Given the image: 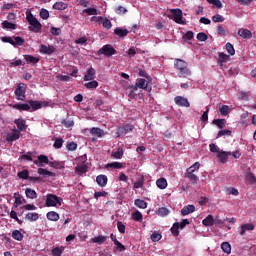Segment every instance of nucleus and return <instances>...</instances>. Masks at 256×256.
<instances>
[{
	"label": "nucleus",
	"instance_id": "21",
	"mask_svg": "<svg viewBox=\"0 0 256 256\" xmlns=\"http://www.w3.org/2000/svg\"><path fill=\"white\" fill-rule=\"evenodd\" d=\"M14 123L17 126L18 131H27V125L25 124L26 122L24 119H16Z\"/></svg>",
	"mask_w": 256,
	"mask_h": 256
},
{
	"label": "nucleus",
	"instance_id": "14",
	"mask_svg": "<svg viewBox=\"0 0 256 256\" xmlns=\"http://www.w3.org/2000/svg\"><path fill=\"white\" fill-rule=\"evenodd\" d=\"M95 77H97L95 68L90 67L87 69V73L84 76V81H93L95 80Z\"/></svg>",
	"mask_w": 256,
	"mask_h": 256
},
{
	"label": "nucleus",
	"instance_id": "47",
	"mask_svg": "<svg viewBox=\"0 0 256 256\" xmlns=\"http://www.w3.org/2000/svg\"><path fill=\"white\" fill-rule=\"evenodd\" d=\"M221 249L224 253H227V255H229V253H231V244H229V242H223L221 244Z\"/></svg>",
	"mask_w": 256,
	"mask_h": 256
},
{
	"label": "nucleus",
	"instance_id": "37",
	"mask_svg": "<svg viewBox=\"0 0 256 256\" xmlns=\"http://www.w3.org/2000/svg\"><path fill=\"white\" fill-rule=\"evenodd\" d=\"M156 185H157L158 189H167V179L159 178L156 181Z\"/></svg>",
	"mask_w": 256,
	"mask_h": 256
},
{
	"label": "nucleus",
	"instance_id": "31",
	"mask_svg": "<svg viewBox=\"0 0 256 256\" xmlns=\"http://www.w3.org/2000/svg\"><path fill=\"white\" fill-rule=\"evenodd\" d=\"M27 221H37L39 219V214L37 212H29L25 215Z\"/></svg>",
	"mask_w": 256,
	"mask_h": 256
},
{
	"label": "nucleus",
	"instance_id": "42",
	"mask_svg": "<svg viewBox=\"0 0 256 256\" xmlns=\"http://www.w3.org/2000/svg\"><path fill=\"white\" fill-rule=\"evenodd\" d=\"M25 44V39L21 38L20 36H16L14 37L13 40V47H17V45L19 47L23 46Z\"/></svg>",
	"mask_w": 256,
	"mask_h": 256
},
{
	"label": "nucleus",
	"instance_id": "34",
	"mask_svg": "<svg viewBox=\"0 0 256 256\" xmlns=\"http://www.w3.org/2000/svg\"><path fill=\"white\" fill-rule=\"evenodd\" d=\"M91 135H95L96 137H103L105 135V132L101 128L93 127L90 130Z\"/></svg>",
	"mask_w": 256,
	"mask_h": 256
},
{
	"label": "nucleus",
	"instance_id": "10",
	"mask_svg": "<svg viewBox=\"0 0 256 256\" xmlns=\"http://www.w3.org/2000/svg\"><path fill=\"white\" fill-rule=\"evenodd\" d=\"M56 48L53 45H44L41 44L40 46V53H42V55H53V53H55Z\"/></svg>",
	"mask_w": 256,
	"mask_h": 256
},
{
	"label": "nucleus",
	"instance_id": "49",
	"mask_svg": "<svg viewBox=\"0 0 256 256\" xmlns=\"http://www.w3.org/2000/svg\"><path fill=\"white\" fill-rule=\"evenodd\" d=\"M214 125L218 126V129L225 128V120L224 119H214L212 122Z\"/></svg>",
	"mask_w": 256,
	"mask_h": 256
},
{
	"label": "nucleus",
	"instance_id": "26",
	"mask_svg": "<svg viewBox=\"0 0 256 256\" xmlns=\"http://www.w3.org/2000/svg\"><path fill=\"white\" fill-rule=\"evenodd\" d=\"M203 225H205V227H212V225H214L215 223V218H213V215H208L203 221H202Z\"/></svg>",
	"mask_w": 256,
	"mask_h": 256
},
{
	"label": "nucleus",
	"instance_id": "45",
	"mask_svg": "<svg viewBox=\"0 0 256 256\" xmlns=\"http://www.w3.org/2000/svg\"><path fill=\"white\" fill-rule=\"evenodd\" d=\"M132 218L134 221L142 222L143 221V214L137 210L134 213H132Z\"/></svg>",
	"mask_w": 256,
	"mask_h": 256
},
{
	"label": "nucleus",
	"instance_id": "25",
	"mask_svg": "<svg viewBox=\"0 0 256 256\" xmlns=\"http://www.w3.org/2000/svg\"><path fill=\"white\" fill-rule=\"evenodd\" d=\"M87 171H89L87 164H81L75 167V172L78 173V175H83V173H87Z\"/></svg>",
	"mask_w": 256,
	"mask_h": 256
},
{
	"label": "nucleus",
	"instance_id": "17",
	"mask_svg": "<svg viewBox=\"0 0 256 256\" xmlns=\"http://www.w3.org/2000/svg\"><path fill=\"white\" fill-rule=\"evenodd\" d=\"M19 137H21V132L19 130H13L12 133L7 135L6 141L8 142L17 141Z\"/></svg>",
	"mask_w": 256,
	"mask_h": 256
},
{
	"label": "nucleus",
	"instance_id": "5",
	"mask_svg": "<svg viewBox=\"0 0 256 256\" xmlns=\"http://www.w3.org/2000/svg\"><path fill=\"white\" fill-rule=\"evenodd\" d=\"M27 84L19 83L14 91L17 101H25L27 95Z\"/></svg>",
	"mask_w": 256,
	"mask_h": 256
},
{
	"label": "nucleus",
	"instance_id": "56",
	"mask_svg": "<svg viewBox=\"0 0 256 256\" xmlns=\"http://www.w3.org/2000/svg\"><path fill=\"white\" fill-rule=\"evenodd\" d=\"M226 51L229 53V55H235V48L233 47V44L230 42L226 43Z\"/></svg>",
	"mask_w": 256,
	"mask_h": 256
},
{
	"label": "nucleus",
	"instance_id": "40",
	"mask_svg": "<svg viewBox=\"0 0 256 256\" xmlns=\"http://www.w3.org/2000/svg\"><path fill=\"white\" fill-rule=\"evenodd\" d=\"M134 205L139 209H147V202H145V200L142 199H136L134 201Z\"/></svg>",
	"mask_w": 256,
	"mask_h": 256
},
{
	"label": "nucleus",
	"instance_id": "1",
	"mask_svg": "<svg viewBox=\"0 0 256 256\" xmlns=\"http://www.w3.org/2000/svg\"><path fill=\"white\" fill-rule=\"evenodd\" d=\"M174 69H176L177 75L180 79H187V77H191L189 63L183 59L176 58L174 60Z\"/></svg>",
	"mask_w": 256,
	"mask_h": 256
},
{
	"label": "nucleus",
	"instance_id": "54",
	"mask_svg": "<svg viewBox=\"0 0 256 256\" xmlns=\"http://www.w3.org/2000/svg\"><path fill=\"white\" fill-rule=\"evenodd\" d=\"M211 5H215L216 9L223 8V3H221V0H206Z\"/></svg>",
	"mask_w": 256,
	"mask_h": 256
},
{
	"label": "nucleus",
	"instance_id": "58",
	"mask_svg": "<svg viewBox=\"0 0 256 256\" xmlns=\"http://www.w3.org/2000/svg\"><path fill=\"white\" fill-rule=\"evenodd\" d=\"M129 131H133V125H131V124H127L124 127L119 128L120 133H127Z\"/></svg>",
	"mask_w": 256,
	"mask_h": 256
},
{
	"label": "nucleus",
	"instance_id": "44",
	"mask_svg": "<svg viewBox=\"0 0 256 256\" xmlns=\"http://www.w3.org/2000/svg\"><path fill=\"white\" fill-rule=\"evenodd\" d=\"M17 177H18L19 179H24V180L29 179V177H30V176H29V170L24 169V170L18 172Z\"/></svg>",
	"mask_w": 256,
	"mask_h": 256
},
{
	"label": "nucleus",
	"instance_id": "13",
	"mask_svg": "<svg viewBox=\"0 0 256 256\" xmlns=\"http://www.w3.org/2000/svg\"><path fill=\"white\" fill-rule=\"evenodd\" d=\"M240 235L241 237L245 236V234L247 233V231H254L255 230V225L251 224V223H247V224H242L240 226Z\"/></svg>",
	"mask_w": 256,
	"mask_h": 256
},
{
	"label": "nucleus",
	"instance_id": "59",
	"mask_svg": "<svg viewBox=\"0 0 256 256\" xmlns=\"http://www.w3.org/2000/svg\"><path fill=\"white\" fill-rule=\"evenodd\" d=\"M40 17L41 19H44V20L49 19V11L45 8H42L40 11Z\"/></svg>",
	"mask_w": 256,
	"mask_h": 256
},
{
	"label": "nucleus",
	"instance_id": "29",
	"mask_svg": "<svg viewBox=\"0 0 256 256\" xmlns=\"http://www.w3.org/2000/svg\"><path fill=\"white\" fill-rule=\"evenodd\" d=\"M150 239L153 243H157V242L161 241V239H163V235H161V233H159L158 231H154L151 234Z\"/></svg>",
	"mask_w": 256,
	"mask_h": 256
},
{
	"label": "nucleus",
	"instance_id": "35",
	"mask_svg": "<svg viewBox=\"0 0 256 256\" xmlns=\"http://www.w3.org/2000/svg\"><path fill=\"white\" fill-rule=\"evenodd\" d=\"M179 229H181L179 222H176L172 225L170 231L174 237H179Z\"/></svg>",
	"mask_w": 256,
	"mask_h": 256
},
{
	"label": "nucleus",
	"instance_id": "9",
	"mask_svg": "<svg viewBox=\"0 0 256 256\" xmlns=\"http://www.w3.org/2000/svg\"><path fill=\"white\" fill-rule=\"evenodd\" d=\"M170 12L173 15L175 23H179L181 25V23H183V11H181V9H171Z\"/></svg>",
	"mask_w": 256,
	"mask_h": 256
},
{
	"label": "nucleus",
	"instance_id": "64",
	"mask_svg": "<svg viewBox=\"0 0 256 256\" xmlns=\"http://www.w3.org/2000/svg\"><path fill=\"white\" fill-rule=\"evenodd\" d=\"M87 15H97V8H88L83 11Z\"/></svg>",
	"mask_w": 256,
	"mask_h": 256
},
{
	"label": "nucleus",
	"instance_id": "7",
	"mask_svg": "<svg viewBox=\"0 0 256 256\" xmlns=\"http://www.w3.org/2000/svg\"><path fill=\"white\" fill-rule=\"evenodd\" d=\"M134 86L137 89H144L148 93H151L152 90L151 85H149V81H147L145 78H138Z\"/></svg>",
	"mask_w": 256,
	"mask_h": 256
},
{
	"label": "nucleus",
	"instance_id": "16",
	"mask_svg": "<svg viewBox=\"0 0 256 256\" xmlns=\"http://www.w3.org/2000/svg\"><path fill=\"white\" fill-rule=\"evenodd\" d=\"M12 108L16 109L17 111H31V106L27 103L13 104Z\"/></svg>",
	"mask_w": 256,
	"mask_h": 256
},
{
	"label": "nucleus",
	"instance_id": "52",
	"mask_svg": "<svg viewBox=\"0 0 256 256\" xmlns=\"http://www.w3.org/2000/svg\"><path fill=\"white\" fill-rule=\"evenodd\" d=\"M63 251H65V248L56 247V248L52 249V255L53 256H61V255H63Z\"/></svg>",
	"mask_w": 256,
	"mask_h": 256
},
{
	"label": "nucleus",
	"instance_id": "30",
	"mask_svg": "<svg viewBox=\"0 0 256 256\" xmlns=\"http://www.w3.org/2000/svg\"><path fill=\"white\" fill-rule=\"evenodd\" d=\"M123 163L120 162H112L105 165V169H122Z\"/></svg>",
	"mask_w": 256,
	"mask_h": 256
},
{
	"label": "nucleus",
	"instance_id": "3",
	"mask_svg": "<svg viewBox=\"0 0 256 256\" xmlns=\"http://www.w3.org/2000/svg\"><path fill=\"white\" fill-rule=\"evenodd\" d=\"M27 21L29 23V31H33V33H40L41 29H43V25H41V22L37 20L32 14L30 16H27Z\"/></svg>",
	"mask_w": 256,
	"mask_h": 256
},
{
	"label": "nucleus",
	"instance_id": "43",
	"mask_svg": "<svg viewBox=\"0 0 256 256\" xmlns=\"http://www.w3.org/2000/svg\"><path fill=\"white\" fill-rule=\"evenodd\" d=\"M12 238L15 239V241H22L24 236H23V233H21V231L14 230L12 232Z\"/></svg>",
	"mask_w": 256,
	"mask_h": 256
},
{
	"label": "nucleus",
	"instance_id": "46",
	"mask_svg": "<svg viewBox=\"0 0 256 256\" xmlns=\"http://www.w3.org/2000/svg\"><path fill=\"white\" fill-rule=\"evenodd\" d=\"M169 213H170V211L166 207H161L157 211V215H159V217H167V215H169Z\"/></svg>",
	"mask_w": 256,
	"mask_h": 256
},
{
	"label": "nucleus",
	"instance_id": "27",
	"mask_svg": "<svg viewBox=\"0 0 256 256\" xmlns=\"http://www.w3.org/2000/svg\"><path fill=\"white\" fill-rule=\"evenodd\" d=\"M38 173L43 177H55V172H51L45 168H38Z\"/></svg>",
	"mask_w": 256,
	"mask_h": 256
},
{
	"label": "nucleus",
	"instance_id": "20",
	"mask_svg": "<svg viewBox=\"0 0 256 256\" xmlns=\"http://www.w3.org/2000/svg\"><path fill=\"white\" fill-rule=\"evenodd\" d=\"M107 181V175L101 174L96 177V182L98 183L99 187H106Z\"/></svg>",
	"mask_w": 256,
	"mask_h": 256
},
{
	"label": "nucleus",
	"instance_id": "50",
	"mask_svg": "<svg viewBox=\"0 0 256 256\" xmlns=\"http://www.w3.org/2000/svg\"><path fill=\"white\" fill-rule=\"evenodd\" d=\"M2 27H3V29H17V25H15L14 23H11L7 20H5L2 23Z\"/></svg>",
	"mask_w": 256,
	"mask_h": 256
},
{
	"label": "nucleus",
	"instance_id": "60",
	"mask_svg": "<svg viewBox=\"0 0 256 256\" xmlns=\"http://www.w3.org/2000/svg\"><path fill=\"white\" fill-rule=\"evenodd\" d=\"M115 13L117 15H125V13H127V8L123 7V6H118L115 10Z\"/></svg>",
	"mask_w": 256,
	"mask_h": 256
},
{
	"label": "nucleus",
	"instance_id": "24",
	"mask_svg": "<svg viewBox=\"0 0 256 256\" xmlns=\"http://www.w3.org/2000/svg\"><path fill=\"white\" fill-rule=\"evenodd\" d=\"M24 59H25V61H27L31 65H37V63H39V61H40L39 58H37L33 55H24Z\"/></svg>",
	"mask_w": 256,
	"mask_h": 256
},
{
	"label": "nucleus",
	"instance_id": "55",
	"mask_svg": "<svg viewBox=\"0 0 256 256\" xmlns=\"http://www.w3.org/2000/svg\"><path fill=\"white\" fill-rule=\"evenodd\" d=\"M63 143V138H57L53 145L54 149H61L63 147Z\"/></svg>",
	"mask_w": 256,
	"mask_h": 256
},
{
	"label": "nucleus",
	"instance_id": "19",
	"mask_svg": "<svg viewBox=\"0 0 256 256\" xmlns=\"http://www.w3.org/2000/svg\"><path fill=\"white\" fill-rule=\"evenodd\" d=\"M220 163H225L229 157H231V152L221 151L217 154Z\"/></svg>",
	"mask_w": 256,
	"mask_h": 256
},
{
	"label": "nucleus",
	"instance_id": "23",
	"mask_svg": "<svg viewBox=\"0 0 256 256\" xmlns=\"http://www.w3.org/2000/svg\"><path fill=\"white\" fill-rule=\"evenodd\" d=\"M115 35L118 37H127L129 35V30L128 29H123L121 27H118L114 30Z\"/></svg>",
	"mask_w": 256,
	"mask_h": 256
},
{
	"label": "nucleus",
	"instance_id": "41",
	"mask_svg": "<svg viewBox=\"0 0 256 256\" xmlns=\"http://www.w3.org/2000/svg\"><path fill=\"white\" fill-rule=\"evenodd\" d=\"M53 9H56L57 11H65V9H67V4H65V2H56L53 5Z\"/></svg>",
	"mask_w": 256,
	"mask_h": 256
},
{
	"label": "nucleus",
	"instance_id": "61",
	"mask_svg": "<svg viewBox=\"0 0 256 256\" xmlns=\"http://www.w3.org/2000/svg\"><path fill=\"white\" fill-rule=\"evenodd\" d=\"M197 39L198 41H207V39H209V36H207V34L200 32L197 34Z\"/></svg>",
	"mask_w": 256,
	"mask_h": 256
},
{
	"label": "nucleus",
	"instance_id": "53",
	"mask_svg": "<svg viewBox=\"0 0 256 256\" xmlns=\"http://www.w3.org/2000/svg\"><path fill=\"white\" fill-rule=\"evenodd\" d=\"M231 111V108L227 105H223L220 108V113L221 115H223L224 117H227V115H229V112Z\"/></svg>",
	"mask_w": 256,
	"mask_h": 256
},
{
	"label": "nucleus",
	"instance_id": "36",
	"mask_svg": "<svg viewBox=\"0 0 256 256\" xmlns=\"http://www.w3.org/2000/svg\"><path fill=\"white\" fill-rule=\"evenodd\" d=\"M218 57H219L218 63H221V64L227 63V61H229V59H231V57L229 55L225 54L224 52H220L218 54Z\"/></svg>",
	"mask_w": 256,
	"mask_h": 256
},
{
	"label": "nucleus",
	"instance_id": "33",
	"mask_svg": "<svg viewBox=\"0 0 256 256\" xmlns=\"http://www.w3.org/2000/svg\"><path fill=\"white\" fill-rule=\"evenodd\" d=\"M107 241V236L99 235L92 238V243H98V245H103Z\"/></svg>",
	"mask_w": 256,
	"mask_h": 256
},
{
	"label": "nucleus",
	"instance_id": "22",
	"mask_svg": "<svg viewBox=\"0 0 256 256\" xmlns=\"http://www.w3.org/2000/svg\"><path fill=\"white\" fill-rule=\"evenodd\" d=\"M137 89L138 88L135 85H130L127 87L129 99H135V97H137V94L135 93V91H137Z\"/></svg>",
	"mask_w": 256,
	"mask_h": 256
},
{
	"label": "nucleus",
	"instance_id": "2",
	"mask_svg": "<svg viewBox=\"0 0 256 256\" xmlns=\"http://www.w3.org/2000/svg\"><path fill=\"white\" fill-rule=\"evenodd\" d=\"M199 167H201V164L195 162L192 166L186 169L184 177L190 181L191 185H197V182L199 181V176L195 174L196 171H199Z\"/></svg>",
	"mask_w": 256,
	"mask_h": 256
},
{
	"label": "nucleus",
	"instance_id": "15",
	"mask_svg": "<svg viewBox=\"0 0 256 256\" xmlns=\"http://www.w3.org/2000/svg\"><path fill=\"white\" fill-rule=\"evenodd\" d=\"M238 35L239 37H242V39H251V37H253V33H251V30L245 28H240L238 30Z\"/></svg>",
	"mask_w": 256,
	"mask_h": 256
},
{
	"label": "nucleus",
	"instance_id": "51",
	"mask_svg": "<svg viewBox=\"0 0 256 256\" xmlns=\"http://www.w3.org/2000/svg\"><path fill=\"white\" fill-rule=\"evenodd\" d=\"M21 161H33V152H27L20 156Z\"/></svg>",
	"mask_w": 256,
	"mask_h": 256
},
{
	"label": "nucleus",
	"instance_id": "63",
	"mask_svg": "<svg viewBox=\"0 0 256 256\" xmlns=\"http://www.w3.org/2000/svg\"><path fill=\"white\" fill-rule=\"evenodd\" d=\"M191 39H193V31H188L183 35L184 41H191Z\"/></svg>",
	"mask_w": 256,
	"mask_h": 256
},
{
	"label": "nucleus",
	"instance_id": "4",
	"mask_svg": "<svg viewBox=\"0 0 256 256\" xmlns=\"http://www.w3.org/2000/svg\"><path fill=\"white\" fill-rule=\"evenodd\" d=\"M63 203V198L55 195V194H48L46 195V207H61Z\"/></svg>",
	"mask_w": 256,
	"mask_h": 256
},
{
	"label": "nucleus",
	"instance_id": "48",
	"mask_svg": "<svg viewBox=\"0 0 256 256\" xmlns=\"http://www.w3.org/2000/svg\"><path fill=\"white\" fill-rule=\"evenodd\" d=\"M246 179L251 183V185H255L256 183V177L254 173L247 172L246 173Z\"/></svg>",
	"mask_w": 256,
	"mask_h": 256
},
{
	"label": "nucleus",
	"instance_id": "39",
	"mask_svg": "<svg viewBox=\"0 0 256 256\" xmlns=\"http://www.w3.org/2000/svg\"><path fill=\"white\" fill-rule=\"evenodd\" d=\"M111 157H113V159H123V148H118L116 151H113Z\"/></svg>",
	"mask_w": 256,
	"mask_h": 256
},
{
	"label": "nucleus",
	"instance_id": "8",
	"mask_svg": "<svg viewBox=\"0 0 256 256\" xmlns=\"http://www.w3.org/2000/svg\"><path fill=\"white\" fill-rule=\"evenodd\" d=\"M174 102L178 107H191V103L189 102V99L183 96H176L174 98Z\"/></svg>",
	"mask_w": 256,
	"mask_h": 256
},
{
	"label": "nucleus",
	"instance_id": "62",
	"mask_svg": "<svg viewBox=\"0 0 256 256\" xmlns=\"http://www.w3.org/2000/svg\"><path fill=\"white\" fill-rule=\"evenodd\" d=\"M66 147H67L68 151H75V150H77V143L68 142Z\"/></svg>",
	"mask_w": 256,
	"mask_h": 256
},
{
	"label": "nucleus",
	"instance_id": "28",
	"mask_svg": "<svg viewBox=\"0 0 256 256\" xmlns=\"http://www.w3.org/2000/svg\"><path fill=\"white\" fill-rule=\"evenodd\" d=\"M48 221H59V213L50 211L46 214Z\"/></svg>",
	"mask_w": 256,
	"mask_h": 256
},
{
	"label": "nucleus",
	"instance_id": "57",
	"mask_svg": "<svg viewBox=\"0 0 256 256\" xmlns=\"http://www.w3.org/2000/svg\"><path fill=\"white\" fill-rule=\"evenodd\" d=\"M212 21L214 23H223V21H225V18L223 16H221L220 14H216L212 17Z\"/></svg>",
	"mask_w": 256,
	"mask_h": 256
},
{
	"label": "nucleus",
	"instance_id": "12",
	"mask_svg": "<svg viewBox=\"0 0 256 256\" xmlns=\"http://www.w3.org/2000/svg\"><path fill=\"white\" fill-rule=\"evenodd\" d=\"M28 105L30 106V110L32 111H37V109H41V107H43V105H47V102H41V101H37V100H29L28 101Z\"/></svg>",
	"mask_w": 256,
	"mask_h": 256
},
{
	"label": "nucleus",
	"instance_id": "11",
	"mask_svg": "<svg viewBox=\"0 0 256 256\" xmlns=\"http://www.w3.org/2000/svg\"><path fill=\"white\" fill-rule=\"evenodd\" d=\"M34 165H37V167H45V165H49V157L46 155H39L37 160H34Z\"/></svg>",
	"mask_w": 256,
	"mask_h": 256
},
{
	"label": "nucleus",
	"instance_id": "32",
	"mask_svg": "<svg viewBox=\"0 0 256 256\" xmlns=\"http://www.w3.org/2000/svg\"><path fill=\"white\" fill-rule=\"evenodd\" d=\"M25 195L28 199H37V192L31 188L25 190Z\"/></svg>",
	"mask_w": 256,
	"mask_h": 256
},
{
	"label": "nucleus",
	"instance_id": "38",
	"mask_svg": "<svg viewBox=\"0 0 256 256\" xmlns=\"http://www.w3.org/2000/svg\"><path fill=\"white\" fill-rule=\"evenodd\" d=\"M84 87H86V89H97L99 82H97V80H90V82L84 84Z\"/></svg>",
	"mask_w": 256,
	"mask_h": 256
},
{
	"label": "nucleus",
	"instance_id": "18",
	"mask_svg": "<svg viewBox=\"0 0 256 256\" xmlns=\"http://www.w3.org/2000/svg\"><path fill=\"white\" fill-rule=\"evenodd\" d=\"M190 213H195V205H187L181 209L183 217L190 215Z\"/></svg>",
	"mask_w": 256,
	"mask_h": 256
},
{
	"label": "nucleus",
	"instance_id": "6",
	"mask_svg": "<svg viewBox=\"0 0 256 256\" xmlns=\"http://www.w3.org/2000/svg\"><path fill=\"white\" fill-rule=\"evenodd\" d=\"M116 53L117 50L111 44H106L98 50V55H105L106 57H113Z\"/></svg>",
	"mask_w": 256,
	"mask_h": 256
}]
</instances>
